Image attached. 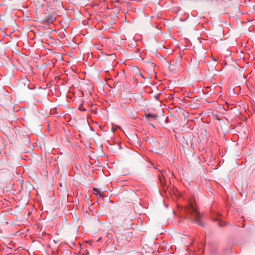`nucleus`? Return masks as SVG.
Here are the masks:
<instances>
[{
  "label": "nucleus",
  "instance_id": "4",
  "mask_svg": "<svg viewBox=\"0 0 255 255\" xmlns=\"http://www.w3.org/2000/svg\"><path fill=\"white\" fill-rule=\"evenodd\" d=\"M145 117L146 118H152L154 120H156L157 119L158 116L156 114L153 113H145Z\"/></svg>",
  "mask_w": 255,
  "mask_h": 255
},
{
  "label": "nucleus",
  "instance_id": "7",
  "mask_svg": "<svg viewBox=\"0 0 255 255\" xmlns=\"http://www.w3.org/2000/svg\"><path fill=\"white\" fill-rule=\"evenodd\" d=\"M80 110H81V111H86V109H85V108L80 109Z\"/></svg>",
  "mask_w": 255,
  "mask_h": 255
},
{
  "label": "nucleus",
  "instance_id": "5",
  "mask_svg": "<svg viewBox=\"0 0 255 255\" xmlns=\"http://www.w3.org/2000/svg\"><path fill=\"white\" fill-rule=\"evenodd\" d=\"M216 215V217H212L211 218H212V220H213V221H219V219H218V214L217 213H216L215 214Z\"/></svg>",
  "mask_w": 255,
  "mask_h": 255
},
{
  "label": "nucleus",
  "instance_id": "6",
  "mask_svg": "<svg viewBox=\"0 0 255 255\" xmlns=\"http://www.w3.org/2000/svg\"><path fill=\"white\" fill-rule=\"evenodd\" d=\"M218 225L220 227H223L225 226V224H223L221 222H219Z\"/></svg>",
  "mask_w": 255,
  "mask_h": 255
},
{
  "label": "nucleus",
  "instance_id": "8",
  "mask_svg": "<svg viewBox=\"0 0 255 255\" xmlns=\"http://www.w3.org/2000/svg\"><path fill=\"white\" fill-rule=\"evenodd\" d=\"M179 58L180 59H181V58H182L181 56H180L179 57Z\"/></svg>",
  "mask_w": 255,
  "mask_h": 255
},
{
  "label": "nucleus",
  "instance_id": "2",
  "mask_svg": "<svg viewBox=\"0 0 255 255\" xmlns=\"http://www.w3.org/2000/svg\"><path fill=\"white\" fill-rule=\"evenodd\" d=\"M55 20V17L52 15H49L44 20L47 23H51Z\"/></svg>",
  "mask_w": 255,
  "mask_h": 255
},
{
  "label": "nucleus",
  "instance_id": "3",
  "mask_svg": "<svg viewBox=\"0 0 255 255\" xmlns=\"http://www.w3.org/2000/svg\"><path fill=\"white\" fill-rule=\"evenodd\" d=\"M93 190L94 191V193L95 194H96L97 196H99L101 197H104V193L103 192H102L100 189L97 188H94L93 189Z\"/></svg>",
  "mask_w": 255,
  "mask_h": 255
},
{
  "label": "nucleus",
  "instance_id": "1",
  "mask_svg": "<svg viewBox=\"0 0 255 255\" xmlns=\"http://www.w3.org/2000/svg\"><path fill=\"white\" fill-rule=\"evenodd\" d=\"M185 211L187 214L186 217L187 219L195 222L202 227H205V224L201 219L200 214L197 210L193 201L190 200L188 207L185 209Z\"/></svg>",
  "mask_w": 255,
  "mask_h": 255
}]
</instances>
